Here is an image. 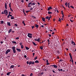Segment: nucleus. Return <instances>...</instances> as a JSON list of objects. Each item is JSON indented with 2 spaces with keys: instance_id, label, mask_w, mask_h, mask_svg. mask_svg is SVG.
I'll return each mask as SVG.
<instances>
[{
  "instance_id": "obj_1",
  "label": "nucleus",
  "mask_w": 76,
  "mask_h": 76,
  "mask_svg": "<svg viewBox=\"0 0 76 76\" xmlns=\"http://www.w3.org/2000/svg\"><path fill=\"white\" fill-rule=\"evenodd\" d=\"M12 49L13 52L14 53H16V51L15 50V47H12Z\"/></svg>"
},
{
  "instance_id": "obj_2",
  "label": "nucleus",
  "mask_w": 76,
  "mask_h": 76,
  "mask_svg": "<svg viewBox=\"0 0 76 76\" xmlns=\"http://www.w3.org/2000/svg\"><path fill=\"white\" fill-rule=\"evenodd\" d=\"M4 14H6V15H7L8 14V11L6 10H4Z\"/></svg>"
},
{
  "instance_id": "obj_3",
  "label": "nucleus",
  "mask_w": 76,
  "mask_h": 76,
  "mask_svg": "<svg viewBox=\"0 0 76 76\" xmlns=\"http://www.w3.org/2000/svg\"><path fill=\"white\" fill-rule=\"evenodd\" d=\"M34 63H35V62H34V61H31L29 62V65H30L31 64V65H33L34 64Z\"/></svg>"
},
{
  "instance_id": "obj_4",
  "label": "nucleus",
  "mask_w": 76,
  "mask_h": 76,
  "mask_svg": "<svg viewBox=\"0 0 76 76\" xmlns=\"http://www.w3.org/2000/svg\"><path fill=\"white\" fill-rule=\"evenodd\" d=\"M10 49H8L6 51L5 54H6V55H7V54L9 52H10Z\"/></svg>"
},
{
  "instance_id": "obj_5",
  "label": "nucleus",
  "mask_w": 76,
  "mask_h": 76,
  "mask_svg": "<svg viewBox=\"0 0 76 76\" xmlns=\"http://www.w3.org/2000/svg\"><path fill=\"white\" fill-rule=\"evenodd\" d=\"M45 18L47 19H48V21H50V17H48V16H47L46 17H45Z\"/></svg>"
},
{
  "instance_id": "obj_6",
  "label": "nucleus",
  "mask_w": 76,
  "mask_h": 76,
  "mask_svg": "<svg viewBox=\"0 0 76 76\" xmlns=\"http://www.w3.org/2000/svg\"><path fill=\"white\" fill-rule=\"evenodd\" d=\"M50 10H52V7L50 6L49 7H48V11H50Z\"/></svg>"
},
{
  "instance_id": "obj_7",
  "label": "nucleus",
  "mask_w": 76,
  "mask_h": 76,
  "mask_svg": "<svg viewBox=\"0 0 76 76\" xmlns=\"http://www.w3.org/2000/svg\"><path fill=\"white\" fill-rule=\"evenodd\" d=\"M71 43V44L73 45H76L75 43V42H74L73 41H72Z\"/></svg>"
},
{
  "instance_id": "obj_8",
  "label": "nucleus",
  "mask_w": 76,
  "mask_h": 76,
  "mask_svg": "<svg viewBox=\"0 0 76 76\" xmlns=\"http://www.w3.org/2000/svg\"><path fill=\"white\" fill-rule=\"evenodd\" d=\"M61 14H62V18H64V14H63V10H62V11H61Z\"/></svg>"
},
{
  "instance_id": "obj_9",
  "label": "nucleus",
  "mask_w": 76,
  "mask_h": 76,
  "mask_svg": "<svg viewBox=\"0 0 76 76\" xmlns=\"http://www.w3.org/2000/svg\"><path fill=\"white\" fill-rule=\"evenodd\" d=\"M16 50L17 51H18L19 52H20V51H21V50H20V48H17L16 49Z\"/></svg>"
},
{
  "instance_id": "obj_10",
  "label": "nucleus",
  "mask_w": 76,
  "mask_h": 76,
  "mask_svg": "<svg viewBox=\"0 0 76 76\" xmlns=\"http://www.w3.org/2000/svg\"><path fill=\"white\" fill-rule=\"evenodd\" d=\"M5 7L6 9H7V4L6 3H5Z\"/></svg>"
},
{
  "instance_id": "obj_11",
  "label": "nucleus",
  "mask_w": 76,
  "mask_h": 76,
  "mask_svg": "<svg viewBox=\"0 0 76 76\" xmlns=\"http://www.w3.org/2000/svg\"><path fill=\"white\" fill-rule=\"evenodd\" d=\"M11 73V72H10L7 73V75L8 76H9L10 74Z\"/></svg>"
},
{
  "instance_id": "obj_12",
  "label": "nucleus",
  "mask_w": 76,
  "mask_h": 76,
  "mask_svg": "<svg viewBox=\"0 0 76 76\" xmlns=\"http://www.w3.org/2000/svg\"><path fill=\"white\" fill-rule=\"evenodd\" d=\"M7 25L9 26H11L10 23V22H7Z\"/></svg>"
},
{
  "instance_id": "obj_13",
  "label": "nucleus",
  "mask_w": 76,
  "mask_h": 76,
  "mask_svg": "<svg viewBox=\"0 0 76 76\" xmlns=\"http://www.w3.org/2000/svg\"><path fill=\"white\" fill-rule=\"evenodd\" d=\"M15 66L13 65H11L10 67V69L12 68V69Z\"/></svg>"
},
{
  "instance_id": "obj_14",
  "label": "nucleus",
  "mask_w": 76,
  "mask_h": 76,
  "mask_svg": "<svg viewBox=\"0 0 76 76\" xmlns=\"http://www.w3.org/2000/svg\"><path fill=\"white\" fill-rule=\"evenodd\" d=\"M28 37H29L30 38H31L32 37L30 35L29 33L28 34Z\"/></svg>"
},
{
  "instance_id": "obj_15",
  "label": "nucleus",
  "mask_w": 76,
  "mask_h": 76,
  "mask_svg": "<svg viewBox=\"0 0 76 76\" xmlns=\"http://www.w3.org/2000/svg\"><path fill=\"white\" fill-rule=\"evenodd\" d=\"M45 18H42V20L43 21L45 22Z\"/></svg>"
},
{
  "instance_id": "obj_16",
  "label": "nucleus",
  "mask_w": 76,
  "mask_h": 76,
  "mask_svg": "<svg viewBox=\"0 0 76 76\" xmlns=\"http://www.w3.org/2000/svg\"><path fill=\"white\" fill-rule=\"evenodd\" d=\"M70 57L71 58L70 61H71V60H72V55L71 54L70 56Z\"/></svg>"
},
{
  "instance_id": "obj_17",
  "label": "nucleus",
  "mask_w": 76,
  "mask_h": 76,
  "mask_svg": "<svg viewBox=\"0 0 76 76\" xmlns=\"http://www.w3.org/2000/svg\"><path fill=\"white\" fill-rule=\"evenodd\" d=\"M39 26L38 25V24H36L35 25V27H36V28H38V27Z\"/></svg>"
},
{
  "instance_id": "obj_18",
  "label": "nucleus",
  "mask_w": 76,
  "mask_h": 76,
  "mask_svg": "<svg viewBox=\"0 0 76 76\" xmlns=\"http://www.w3.org/2000/svg\"><path fill=\"white\" fill-rule=\"evenodd\" d=\"M12 43H14V44H16L17 43H16V41H12Z\"/></svg>"
},
{
  "instance_id": "obj_19",
  "label": "nucleus",
  "mask_w": 76,
  "mask_h": 76,
  "mask_svg": "<svg viewBox=\"0 0 76 76\" xmlns=\"http://www.w3.org/2000/svg\"><path fill=\"white\" fill-rule=\"evenodd\" d=\"M12 31V29H10V30H9V31H8V33H10V32H11Z\"/></svg>"
},
{
  "instance_id": "obj_20",
  "label": "nucleus",
  "mask_w": 76,
  "mask_h": 76,
  "mask_svg": "<svg viewBox=\"0 0 76 76\" xmlns=\"http://www.w3.org/2000/svg\"><path fill=\"white\" fill-rule=\"evenodd\" d=\"M35 62L36 63H39V61H37V60H36V61H35Z\"/></svg>"
},
{
  "instance_id": "obj_21",
  "label": "nucleus",
  "mask_w": 76,
  "mask_h": 76,
  "mask_svg": "<svg viewBox=\"0 0 76 76\" xmlns=\"http://www.w3.org/2000/svg\"><path fill=\"white\" fill-rule=\"evenodd\" d=\"M22 23L23 24L24 26H26V24H25V23H24V21H22Z\"/></svg>"
},
{
  "instance_id": "obj_22",
  "label": "nucleus",
  "mask_w": 76,
  "mask_h": 76,
  "mask_svg": "<svg viewBox=\"0 0 76 76\" xmlns=\"http://www.w3.org/2000/svg\"><path fill=\"white\" fill-rule=\"evenodd\" d=\"M32 43L34 44V45L36 46V45H37L36 44V43L34 42H32Z\"/></svg>"
},
{
  "instance_id": "obj_23",
  "label": "nucleus",
  "mask_w": 76,
  "mask_h": 76,
  "mask_svg": "<svg viewBox=\"0 0 76 76\" xmlns=\"http://www.w3.org/2000/svg\"><path fill=\"white\" fill-rule=\"evenodd\" d=\"M25 48H26V50H29V48L27 47L26 46L25 47Z\"/></svg>"
},
{
  "instance_id": "obj_24",
  "label": "nucleus",
  "mask_w": 76,
  "mask_h": 76,
  "mask_svg": "<svg viewBox=\"0 0 76 76\" xmlns=\"http://www.w3.org/2000/svg\"><path fill=\"white\" fill-rule=\"evenodd\" d=\"M54 68H57V66L55 64H54Z\"/></svg>"
},
{
  "instance_id": "obj_25",
  "label": "nucleus",
  "mask_w": 76,
  "mask_h": 76,
  "mask_svg": "<svg viewBox=\"0 0 76 76\" xmlns=\"http://www.w3.org/2000/svg\"><path fill=\"white\" fill-rule=\"evenodd\" d=\"M40 38H38V39H37V41H38V42H39V41H40Z\"/></svg>"
},
{
  "instance_id": "obj_26",
  "label": "nucleus",
  "mask_w": 76,
  "mask_h": 76,
  "mask_svg": "<svg viewBox=\"0 0 76 76\" xmlns=\"http://www.w3.org/2000/svg\"><path fill=\"white\" fill-rule=\"evenodd\" d=\"M48 13L49 14H52V12H50V11H48Z\"/></svg>"
},
{
  "instance_id": "obj_27",
  "label": "nucleus",
  "mask_w": 76,
  "mask_h": 76,
  "mask_svg": "<svg viewBox=\"0 0 76 76\" xmlns=\"http://www.w3.org/2000/svg\"><path fill=\"white\" fill-rule=\"evenodd\" d=\"M14 19H15L14 18V17H13V16H12V17H11V19L12 20Z\"/></svg>"
},
{
  "instance_id": "obj_28",
  "label": "nucleus",
  "mask_w": 76,
  "mask_h": 76,
  "mask_svg": "<svg viewBox=\"0 0 76 76\" xmlns=\"http://www.w3.org/2000/svg\"><path fill=\"white\" fill-rule=\"evenodd\" d=\"M0 24H3V23H4V21H0Z\"/></svg>"
},
{
  "instance_id": "obj_29",
  "label": "nucleus",
  "mask_w": 76,
  "mask_h": 76,
  "mask_svg": "<svg viewBox=\"0 0 76 76\" xmlns=\"http://www.w3.org/2000/svg\"><path fill=\"white\" fill-rule=\"evenodd\" d=\"M61 18H59V20H58V21H60V22H61Z\"/></svg>"
},
{
  "instance_id": "obj_30",
  "label": "nucleus",
  "mask_w": 76,
  "mask_h": 76,
  "mask_svg": "<svg viewBox=\"0 0 76 76\" xmlns=\"http://www.w3.org/2000/svg\"><path fill=\"white\" fill-rule=\"evenodd\" d=\"M10 10L11 11V12H13V10H12L11 7L10 8Z\"/></svg>"
},
{
  "instance_id": "obj_31",
  "label": "nucleus",
  "mask_w": 76,
  "mask_h": 76,
  "mask_svg": "<svg viewBox=\"0 0 76 76\" xmlns=\"http://www.w3.org/2000/svg\"><path fill=\"white\" fill-rule=\"evenodd\" d=\"M9 7L11 8V3H10V4H9Z\"/></svg>"
},
{
  "instance_id": "obj_32",
  "label": "nucleus",
  "mask_w": 76,
  "mask_h": 76,
  "mask_svg": "<svg viewBox=\"0 0 76 76\" xmlns=\"http://www.w3.org/2000/svg\"><path fill=\"white\" fill-rule=\"evenodd\" d=\"M56 52L60 54V51H59L58 50Z\"/></svg>"
},
{
  "instance_id": "obj_33",
  "label": "nucleus",
  "mask_w": 76,
  "mask_h": 76,
  "mask_svg": "<svg viewBox=\"0 0 76 76\" xmlns=\"http://www.w3.org/2000/svg\"><path fill=\"white\" fill-rule=\"evenodd\" d=\"M14 26L16 27H17L18 26V25L17 24H15L14 25Z\"/></svg>"
},
{
  "instance_id": "obj_34",
  "label": "nucleus",
  "mask_w": 76,
  "mask_h": 76,
  "mask_svg": "<svg viewBox=\"0 0 76 76\" xmlns=\"http://www.w3.org/2000/svg\"><path fill=\"white\" fill-rule=\"evenodd\" d=\"M1 14H4V12H2Z\"/></svg>"
},
{
  "instance_id": "obj_35",
  "label": "nucleus",
  "mask_w": 76,
  "mask_h": 76,
  "mask_svg": "<svg viewBox=\"0 0 76 76\" xmlns=\"http://www.w3.org/2000/svg\"><path fill=\"white\" fill-rule=\"evenodd\" d=\"M12 13L11 12H9V15H10V14Z\"/></svg>"
},
{
  "instance_id": "obj_36",
  "label": "nucleus",
  "mask_w": 76,
  "mask_h": 76,
  "mask_svg": "<svg viewBox=\"0 0 76 76\" xmlns=\"http://www.w3.org/2000/svg\"><path fill=\"white\" fill-rule=\"evenodd\" d=\"M40 48L41 50H42L43 49V47L42 46H41L40 47Z\"/></svg>"
},
{
  "instance_id": "obj_37",
  "label": "nucleus",
  "mask_w": 76,
  "mask_h": 76,
  "mask_svg": "<svg viewBox=\"0 0 76 76\" xmlns=\"http://www.w3.org/2000/svg\"><path fill=\"white\" fill-rule=\"evenodd\" d=\"M70 7H71V8H72L73 9H74V7L73 6H70Z\"/></svg>"
},
{
  "instance_id": "obj_38",
  "label": "nucleus",
  "mask_w": 76,
  "mask_h": 76,
  "mask_svg": "<svg viewBox=\"0 0 76 76\" xmlns=\"http://www.w3.org/2000/svg\"><path fill=\"white\" fill-rule=\"evenodd\" d=\"M35 27V26H31V28H32V29H33V28H34Z\"/></svg>"
},
{
  "instance_id": "obj_39",
  "label": "nucleus",
  "mask_w": 76,
  "mask_h": 76,
  "mask_svg": "<svg viewBox=\"0 0 76 76\" xmlns=\"http://www.w3.org/2000/svg\"><path fill=\"white\" fill-rule=\"evenodd\" d=\"M37 56L35 57L34 58V60L37 59Z\"/></svg>"
},
{
  "instance_id": "obj_40",
  "label": "nucleus",
  "mask_w": 76,
  "mask_h": 76,
  "mask_svg": "<svg viewBox=\"0 0 76 76\" xmlns=\"http://www.w3.org/2000/svg\"><path fill=\"white\" fill-rule=\"evenodd\" d=\"M33 75V74H32V73H31L30 75V76H32Z\"/></svg>"
},
{
  "instance_id": "obj_41",
  "label": "nucleus",
  "mask_w": 76,
  "mask_h": 76,
  "mask_svg": "<svg viewBox=\"0 0 76 76\" xmlns=\"http://www.w3.org/2000/svg\"><path fill=\"white\" fill-rule=\"evenodd\" d=\"M19 44L20 45H22V42H20V43Z\"/></svg>"
},
{
  "instance_id": "obj_42",
  "label": "nucleus",
  "mask_w": 76,
  "mask_h": 76,
  "mask_svg": "<svg viewBox=\"0 0 76 76\" xmlns=\"http://www.w3.org/2000/svg\"><path fill=\"white\" fill-rule=\"evenodd\" d=\"M20 1H21L22 3L24 2V1L23 0H20Z\"/></svg>"
},
{
  "instance_id": "obj_43",
  "label": "nucleus",
  "mask_w": 76,
  "mask_h": 76,
  "mask_svg": "<svg viewBox=\"0 0 76 76\" xmlns=\"http://www.w3.org/2000/svg\"><path fill=\"white\" fill-rule=\"evenodd\" d=\"M23 45H21V48L22 49H23Z\"/></svg>"
},
{
  "instance_id": "obj_44",
  "label": "nucleus",
  "mask_w": 76,
  "mask_h": 76,
  "mask_svg": "<svg viewBox=\"0 0 76 76\" xmlns=\"http://www.w3.org/2000/svg\"><path fill=\"white\" fill-rule=\"evenodd\" d=\"M70 21H71V22H73V21H74L72 20H71V19H70Z\"/></svg>"
},
{
  "instance_id": "obj_45",
  "label": "nucleus",
  "mask_w": 76,
  "mask_h": 76,
  "mask_svg": "<svg viewBox=\"0 0 76 76\" xmlns=\"http://www.w3.org/2000/svg\"><path fill=\"white\" fill-rule=\"evenodd\" d=\"M62 61V60H61V59H60V60H59V62H61V61Z\"/></svg>"
},
{
  "instance_id": "obj_46",
  "label": "nucleus",
  "mask_w": 76,
  "mask_h": 76,
  "mask_svg": "<svg viewBox=\"0 0 76 76\" xmlns=\"http://www.w3.org/2000/svg\"><path fill=\"white\" fill-rule=\"evenodd\" d=\"M52 72L54 73H56V72L54 70H52Z\"/></svg>"
},
{
  "instance_id": "obj_47",
  "label": "nucleus",
  "mask_w": 76,
  "mask_h": 76,
  "mask_svg": "<svg viewBox=\"0 0 76 76\" xmlns=\"http://www.w3.org/2000/svg\"><path fill=\"white\" fill-rule=\"evenodd\" d=\"M65 4L66 6L67 5V3H66V2L65 3Z\"/></svg>"
},
{
  "instance_id": "obj_48",
  "label": "nucleus",
  "mask_w": 76,
  "mask_h": 76,
  "mask_svg": "<svg viewBox=\"0 0 76 76\" xmlns=\"http://www.w3.org/2000/svg\"><path fill=\"white\" fill-rule=\"evenodd\" d=\"M46 63H48V60H46Z\"/></svg>"
},
{
  "instance_id": "obj_49",
  "label": "nucleus",
  "mask_w": 76,
  "mask_h": 76,
  "mask_svg": "<svg viewBox=\"0 0 76 76\" xmlns=\"http://www.w3.org/2000/svg\"><path fill=\"white\" fill-rule=\"evenodd\" d=\"M16 39H19V37H16L15 38Z\"/></svg>"
},
{
  "instance_id": "obj_50",
  "label": "nucleus",
  "mask_w": 76,
  "mask_h": 76,
  "mask_svg": "<svg viewBox=\"0 0 76 76\" xmlns=\"http://www.w3.org/2000/svg\"><path fill=\"white\" fill-rule=\"evenodd\" d=\"M50 64V63H47V64H46V65H49Z\"/></svg>"
},
{
  "instance_id": "obj_51",
  "label": "nucleus",
  "mask_w": 76,
  "mask_h": 76,
  "mask_svg": "<svg viewBox=\"0 0 76 76\" xmlns=\"http://www.w3.org/2000/svg\"><path fill=\"white\" fill-rule=\"evenodd\" d=\"M4 75V74H3V73H2V74H1V76H2L3 75Z\"/></svg>"
},
{
  "instance_id": "obj_52",
  "label": "nucleus",
  "mask_w": 76,
  "mask_h": 76,
  "mask_svg": "<svg viewBox=\"0 0 76 76\" xmlns=\"http://www.w3.org/2000/svg\"><path fill=\"white\" fill-rule=\"evenodd\" d=\"M31 17H33L34 18V19H36V17H34L33 16H32Z\"/></svg>"
},
{
  "instance_id": "obj_53",
  "label": "nucleus",
  "mask_w": 76,
  "mask_h": 76,
  "mask_svg": "<svg viewBox=\"0 0 76 76\" xmlns=\"http://www.w3.org/2000/svg\"><path fill=\"white\" fill-rule=\"evenodd\" d=\"M3 42H3V41H1V44H2V43H3Z\"/></svg>"
},
{
  "instance_id": "obj_54",
  "label": "nucleus",
  "mask_w": 76,
  "mask_h": 76,
  "mask_svg": "<svg viewBox=\"0 0 76 76\" xmlns=\"http://www.w3.org/2000/svg\"><path fill=\"white\" fill-rule=\"evenodd\" d=\"M24 57L25 58H27V56L26 55H25L24 56Z\"/></svg>"
},
{
  "instance_id": "obj_55",
  "label": "nucleus",
  "mask_w": 76,
  "mask_h": 76,
  "mask_svg": "<svg viewBox=\"0 0 76 76\" xmlns=\"http://www.w3.org/2000/svg\"><path fill=\"white\" fill-rule=\"evenodd\" d=\"M72 60L71 62H72V63H74V62H73V58H72V60Z\"/></svg>"
},
{
  "instance_id": "obj_56",
  "label": "nucleus",
  "mask_w": 76,
  "mask_h": 76,
  "mask_svg": "<svg viewBox=\"0 0 76 76\" xmlns=\"http://www.w3.org/2000/svg\"><path fill=\"white\" fill-rule=\"evenodd\" d=\"M48 35H49V37H51V34H48Z\"/></svg>"
},
{
  "instance_id": "obj_57",
  "label": "nucleus",
  "mask_w": 76,
  "mask_h": 76,
  "mask_svg": "<svg viewBox=\"0 0 76 76\" xmlns=\"http://www.w3.org/2000/svg\"><path fill=\"white\" fill-rule=\"evenodd\" d=\"M29 34V35L31 36V35H32V34H31L30 33H28Z\"/></svg>"
},
{
  "instance_id": "obj_58",
  "label": "nucleus",
  "mask_w": 76,
  "mask_h": 76,
  "mask_svg": "<svg viewBox=\"0 0 76 76\" xmlns=\"http://www.w3.org/2000/svg\"><path fill=\"white\" fill-rule=\"evenodd\" d=\"M28 7L29 8H30V7H31V6L30 5H28Z\"/></svg>"
},
{
  "instance_id": "obj_59",
  "label": "nucleus",
  "mask_w": 76,
  "mask_h": 76,
  "mask_svg": "<svg viewBox=\"0 0 76 76\" xmlns=\"http://www.w3.org/2000/svg\"><path fill=\"white\" fill-rule=\"evenodd\" d=\"M9 15V16H10V17H12V15H10H10Z\"/></svg>"
},
{
  "instance_id": "obj_60",
  "label": "nucleus",
  "mask_w": 76,
  "mask_h": 76,
  "mask_svg": "<svg viewBox=\"0 0 76 76\" xmlns=\"http://www.w3.org/2000/svg\"><path fill=\"white\" fill-rule=\"evenodd\" d=\"M29 10H28V11H26V13H28V12H29Z\"/></svg>"
},
{
  "instance_id": "obj_61",
  "label": "nucleus",
  "mask_w": 76,
  "mask_h": 76,
  "mask_svg": "<svg viewBox=\"0 0 76 76\" xmlns=\"http://www.w3.org/2000/svg\"><path fill=\"white\" fill-rule=\"evenodd\" d=\"M68 6H70V3H68Z\"/></svg>"
},
{
  "instance_id": "obj_62",
  "label": "nucleus",
  "mask_w": 76,
  "mask_h": 76,
  "mask_svg": "<svg viewBox=\"0 0 76 76\" xmlns=\"http://www.w3.org/2000/svg\"><path fill=\"white\" fill-rule=\"evenodd\" d=\"M10 17V16L9 15H8L7 17V18H9Z\"/></svg>"
},
{
  "instance_id": "obj_63",
  "label": "nucleus",
  "mask_w": 76,
  "mask_h": 76,
  "mask_svg": "<svg viewBox=\"0 0 76 76\" xmlns=\"http://www.w3.org/2000/svg\"><path fill=\"white\" fill-rule=\"evenodd\" d=\"M31 4V2L28 3V5H30Z\"/></svg>"
},
{
  "instance_id": "obj_64",
  "label": "nucleus",
  "mask_w": 76,
  "mask_h": 76,
  "mask_svg": "<svg viewBox=\"0 0 76 76\" xmlns=\"http://www.w3.org/2000/svg\"><path fill=\"white\" fill-rule=\"evenodd\" d=\"M34 41H37V39H34Z\"/></svg>"
}]
</instances>
